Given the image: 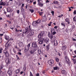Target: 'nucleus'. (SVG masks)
Masks as SVG:
<instances>
[{
    "mask_svg": "<svg viewBox=\"0 0 76 76\" xmlns=\"http://www.w3.org/2000/svg\"><path fill=\"white\" fill-rule=\"evenodd\" d=\"M31 32V30L30 29V26H29L28 28H25V30H23V33L22 34L21 36L23 37L24 36L23 34H29L27 36V37L30 40H32L34 37V32L33 31Z\"/></svg>",
    "mask_w": 76,
    "mask_h": 76,
    "instance_id": "f257e3e1",
    "label": "nucleus"
},
{
    "mask_svg": "<svg viewBox=\"0 0 76 76\" xmlns=\"http://www.w3.org/2000/svg\"><path fill=\"white\" fill-rule=\"evenodd\" d=\"M41 22V20L39 19L35 21H34L33 22V25L34 26H36L37 25V24H39Z\"/></svg>",
    "mask_w": 76,
    "mask_h": 76,
    "instance_id": "f03ea898",
    "label": "nucleus"
},
{
    "mask_svg": "<svg viewBox=\"0 0 76 76\" xmlns=\"http://www.w3.org/2000/svg\"><path fill=\"white\" fill-rule=\"evenodd\" d=\"M65 58L66 59V61L65 62L68 65H70L71 64L70 61L69 60V58L67 56H66L65 57Z\"/></svg>",
    "mask_w": 76,
    "mask_h": 76,
    "instance_id": "7ed1b4c3",
    "label": "nucleus"
},
{
    "mask_svg": "<svg viewBox=\"0 0 76 76\" xmlns=\"http://www.w3.org/2000/svg\"><path fill=\"white\" fill-rule=\"evenodd\" d=\"M44 34H45L44 31H41V33L39 34L38 36V37L39 39L43 37Z\"/></svg>",
    "mask_w": 76,
    "mask_h": 76,
    "instance_id": "20e7f679",
    "label": "nucleus"
},
{
    "mask_svg": "<svg viewBox=\"0 0 76 76\" xmlns=\"http://www.w3.org/2000/svg\"><path fill=\"white\" fill-rule=\"evenodd\" d=\"M5 63H6L7 65L10 64H11V59L9 58H7L5 60Z\"/></svg>",
    "mask_w": 76,
    "mask_h": 76,
    "instance_id": "39448f33",
    "label": "nucleus"
},
{
    "mask_svg": "<svg viewBox=\"0 0 76 76\" xmlns=\"http://www.w3.org/2000/svg\"><path fill=\"white\" fill-rule=\"evenodd\" d=\"M45 40V39L43 38H41L39 39V41L38 42V44L39 45H42L44 41Z\"/></svg>",
    "mask_w": 76,
    "mask_h": 76,
    "instance_id": "423d86ee",
    "label": "nucleus"
},
{
    "mask_svg": "<svg viewBox=\"0 0 76 76\" xmlns=\"http://www.w3.org/2000/svg\"><path fill=\"white\" fill-rule=\"evenodd\" d=\"M3 53L5 54L6 56L7 57H9V54L8 53V52L6 50H4L3 51Z\"/></svg>",
    "mask_w": 76,
    "mask_h": 76,
    "instance_id": "0eeeda50",
    "label": "nucleus"
},
{
    "mask_svg": "<svg viewBox=\"0 0 76 76\" xmlns=\"http://www.w3.org/2000/svg\"><path fill=\"white\" fill-rule=\"evenodd\" d=\"M48 37L50 39H52L53 38V35L52 34H50V32L48 33Z\"/></svg>",
    "mask_w": 76,
    "mask_h": 76,
    "instance_id": "6e6552de",
    "label": "nucleus"
},
{
    "mask_svg": "<svg viewBox=\"0 0 76 76\" xmlns=\"http://www.w3.org/2000/svg\"><path fill=\"white\" fill-rule=\"evenodd\" d=\"M32 46L33 48H36L37 47V44L35 42H33L32 43Z\"/></svg>",
    "mask_w": 76,
    "mask_h": 76,
    "instance_id": "1a4fd4ad",
    "label": "nucleus"
},
{
    "mask_svg": "<svg viewBox=\"0 0 76 76\" xmlns=\"http://www.w3.org/2000/svg\"><path fill=\"white\" fill-rule=\"evenodd\" d=\"M54 60H53V59H51L50 60H49L48 62V64H49L50 65H52V64L54 63Z\"/></svg>",
    "mask_w": 76,
    "mask_h": 76,
    "instance_id": "9d476101",
    "label": "nucleus"
},
{
    "mask_svg": "<svg viewBox=\"0 0 76 76\" xmlns=\"http://www.w3.org/2000/svg\"><path fill=\"white\" fill-rule=\"evenodd\" d=\"M44 41H45V43L48 44L49 43V39L48 38H46L45 39Z\"/></svg>",
    "mask_w": 76,
    "mask_h": 76,
    "instance_id": "9b49d317",
    "label": "nucleus"
},
{
    "mask_svg": "<svg viewBox=\"0 0 76 76\" xmlns=\"http://www.w3.org/2000/svg\"><path fill=\"white\" fill-rule=\"evenodd\" d=\"M35 51V50H29V53L31 55H33Z\"/></svg>",
    "mask_w": 76,
    "mask_h": 76,
    "instance_id": "f8f14e48",
    "label": "nucleus"
},
{
    "mask_svg": "<svg viewBox=\"0 0 76 76\" xmlns=\"http://www.w3.org/2000/svg\"><path fill=\"white\" fill-rule=\"evenodd\" d=\"M65 22L67 23V24L69 25V19L68 18H66L65 19Z\"/></svg>",
    "mask_w": 76,
    "mask_h": 76,
    "instance_id": "ddd939ff",
    "label": "nucleus"
},
{
    "mask_svg": "<svg viewBox=\"0 0 76 76\" xmlns=\"http://www.w3.org/2000/svg\"><path fill=\"white\" fill-rule=\"evenodd\" d=\"M7 12H12L13 11L12 10L9 8H8L7 9Z\"/></svg>",
    "mask_w": 76,
    "mask_h": 76,
    "instance_id": "4468645a",
    "label": "nucleus"
},
{
    "mask_svg": "<svg viewBox=\"0 0 76 76\" xmlns=\"http://www.w3.org/2000/svg\"><path fill=\"white\" fill-rule=\"evenodd\" d=\"M50 44H48V45L46 46V50L47 51H48L49 50V47H50Z\"/></svg>",
    "mask_w": 76,
    "mask_h": 76,
    "instance_id": "2eb2a0df",
    "label": "nucleus"
},
{
    "mask_svg": "<svg viewBox=\"0 0 76 76\" xmlns=\"http://www.w3.org/2000/svg\"><path fill=\"white\" fill-rule=\"evenodd\" d=\"M4 38H5V39H6V40H7V41L9 40V39H10V38H9V36H6V35L5 36Z\"/></svg>",
    "mask_w": 76,
    "mask_h": 76,
    "instance_id": "dca6fc26",
    "label": "nucleus"
},
{
    "mask_svg": "<svg viewBox=\"0 0 76 76\" xmlns=\"http://www.w3.org/2000/svg\"><path fill=\"white\" fill-rule=\"evenodd\" d=\"M7 73L9 76H10L12 74V70H9L7 72Z\"/></svg>",
    "mask_w": 76,
    "mask_h": 76,
    "instance_id": "f3484780",
    "label": "nucleus"
},
{
    "mask_svg": "<svg viewBox=\"0 0 76 76\" xmlns=\"http://www.w3.org/2000/svg\"><path fill=\"white\" fill-rule=\"evenodd\" d=\"M29 47H25V52H27L28 50H29Z\"/></svg>",
    "mask_w": 76,
    "mask_h": 76,
    "instance_id": "a211bd4d",
    "label": "nucleus"
},
{
    "mask_svg": "<svg viewBox=\"0 0 76 76\" xmlns=\"http://www.w3.org/2000/svg\"><path fill=\"white\" fill-rule=\"evenodd\" d=\"M66 49V46H61V50L62 51H64Z\"/></svg>",
    "mask_w": 76,
    "mask_h": 76,
    "instance_id": "6ab92c4d",
    "label": "nucleus"
},
{
    "mask_svg": "<svg viewBox=\"0 0 76 76\" xmlns=\"http://www.w3.org/2000/svg\"><path fill=\"white\" fill-rule=\"evenodd\" d=\"M9 42V41H8V42H7L6 44H5V47H8V46H10V45L9 44V43L8 44V42ZM7 44H8V45H7Z\"/></svg>",
    "mask_w": 76,
    "mask_h": 76,
    "instance_id": "aec40b11",
    "label": "nucleus"
},
{
    "mask_svg": "<svg viewBox=\"0 0 76 76\" xmlns=\"http://www.w3.org/2000/svg\"><path fill=\"white\" fill-rule=\"evenodd\" d=\"M61 7V6H58V7L56 6L55 5L54 6V8H55V9H58V8H60Z\"/></svg>",
    "mask_w": 76,
    "mask_h": 76,
    "instance_id": "412c9836",
    "label": "nucleus"
},
{
    "mask_svg": "<svg viewBox=\"0 0 76 76\" xmlns=\"http://www.w3.org/2000/svg\"><path fill=\"white\" fill-rule=\"evenodd\" d=\"M53 3L54 4H58V1H53Z\"/></svg>",
    "mask_w": 76,
    "mask_h": 76,
    "instance_id": "4be33fe9",
    "label": "nucleus"
},
{
    "mask_svg": "<svg viewBox=\"0 0 76 76\" xmlns=\"http://www.w3.org/2000/svg\"><path fill=\"white\" fill-rule=\"evenodd\" d=\"M8 2H4V4L3 5V6H8Z\"/></svg>",
    "mask_w": 76,
    "mask_h": 76,
    "instance_id": "5701e85b",
    "label": "nucleus"
},
{
    "mask_svg": "<svg viewBox=\"0 0 76 76\" xmlns=\"http://www.w3.org/2000/svg\"><path fill=\"white\" fill-rule=\"evenodd\" d=\"M55 30L53 28H51L50 29V32L51 33H53V32H55Z\"/></svg>",
    "mask_w": 76,
    "mask_h": 76,
    "instance_id": "b1692460",
    "label": "nucleus"
},
{
    "mask_svg": "<svg viewBox=\"0 0 76 76\" xmlns=\"http://www.w3.org/2000/svg\"><path fill=\"white\" fill-rule=\"evenodd\" d=\"M33 0H28L27 2L28 3H31L33 2Z\"/></svg>",
    "mask_w": 76,
    "mask_h": 76,
    "instance_id": "393cba45",
    "label": "nucleus"
},
{
    "mask_svg": "<svg viewBox=\"0 0 76 76\" xmlns=\"http://www.w3.org/2000/svg\"><path fill=\"white\" fill-rule=\"evenodd\" d=\"M58 45L57 42V40H55L54 41V45L55 46H56Z\"/></svg>",
    "mask_w": 76,
    "mask_h": 76,
    "instance_id": "a878e982",
    "label": "nucleus"
},
{
    "mask_svg": "<svg viewBox=\"0 0 76 76\" xmlns=\"http://www.w3.org/2000/svg\"><path fill=\"white\" fill-rule=\"evenodd\" d=\"M20 72V70L19 69H18V70H16L15 73L16 74Z\"/></svg>",
    "mask_w": 76,
    "mask_h": 76,
    "instance_id": "bb28decb",
    "label": "nucleus"
},
{
    "mask_svg": "<svg viewBox=\"0 0 76 76\" xmlns=\"http://www.w3.org/2000/svg\"><path fill=\"white\" fill-rule=\"evenodd\" d=\"M65 72L66 71L65 70H63L61 71V73H62V74H64Z\"/></svg>",
    "mask_w": 76,
    "mask_h": 76,
    "instance_id": "cd10ccee",
    "label": "nucleus"
},
{
    "mask_svg": "<svg viewBox=\"0 0 76 76\" xmlns=\"http://www.w3.org/2000/svg\"><path fill=\"white\" fill-rule=\"evenodd\" d=\"M4 73L2 72H0V76H4Z\"/></svg>",
    "mask_w": 76,
    "mask_h": 76,
    "instance_id": "c85d7f7f",
    "label": "nucleus"
},
{
    "mask_svg": "<svg viewBox=\"0 0 76 76\" xmlns=\"http://www.w3.org/2000/svg\"><path fill=\"white\" fill-rule=\"evenodd\" d=\"M61 26H64V27H65V24L64 23V22H62L61 23Z\"/></svg>",
    "mask_w": 76,
    "mask_h": 76,
    "instance_id": "c756f323",
    "label": "nucleus"
},
{
    "mask_svg": "<svg viewBox=\"0 0 76 76\" xmlns=\"http://www.w3.org/2000/svg\"><path fill=\"white\" fill-rule=\"evenodd\" d=\"M55 60L56 62H58L59 61V59L58 58H56Z\"/></svg>",
    "mask_w": 76,
    "mask_h": 76,
    "instance_id": "7c9ffc66",
    "label": "nucleus"
},
{
    "mask_svg": "<svg viewBox=\"0 0 76 76\" xmlns=\"http://www.w3.org/2000/svg\"><path fill=\"white\" fill-rule=\"evenodd\" d=\"M4 66L3 65H0V71H1V70L3 68Z\"/></svg>",
    "mask_w": 76,
    "mask_h": 76,
    "instance_id": "2f4dec72",
    "label": "nucleus"
},
{
    "mask_svg": "<svg viewBox=\"0 0 76 76\" xmlns=\"http://www.w3.org/2000/svg\"><path fill=\"white\" fill-rule=\"evenodd\" d=\"M29 11L31 12V13H33L34 12V10L32 9H30L29 10Z\"/></svg>",
    "mask_w": 76,
    "mask_h": 76,
    "instance_id": "473e14b6",
    "label": "nucleus"
},
{
    "mask_svg": "<svg viewBox=\"0 0 76 76\" xmlns=\"http://www.w3.org/2000/svg\"><path fill=\"white\" fill-rule=\"evenodd\" d=\"M18 45H19V46H23V43L21 42H20L18 43Z\"/></svg>",
    "mask_w": 76,
    "mask_h": 76,
    "instance_id": "72a5a7b5",
    "label": "nucleus"
},
{
    "mask_svg": "<svg viewBox=\"0 0 76 76\" xmlns=\"http://www.w3.org/2000/svg\"><path fill=\"white\" fill-rule=\"evenodd\" d=\"M58 69V67L57 66H56V67H54L53 69L54 70H57Z\"/></svg>",
    "mask_w": 76,
    "mask_h": 76,
    "instance_id": "f704fd0d",
    "label": "nucleus"
},
{
    "mask_svg": "<svg viewBox=\"0 0 76 76\" xmlns=\"http://www.w3.org/2000/svg\"><path fill=\"white\" fill-rule=\"evenodd\" d=\"M38 53L40 55L41 54V50H38Z\"/></svg>",
    "mask_w": 76,
    "mask_h": 76,
    "instance_id": "c9c22d12",
    "label": "nucleus"
},
{
    "mask_svg": "<svg viewBox=\"0 0 76 76\" xmlns=\"http://www.w3.org/2000/svg\"><path fill=\"white\" fill-rule=\"evenodd\" d=\"M73 21L75 22H76V16L74 17V18H73Z\"/></svg>",
    "mask_w": 76,
    "mask_h": 76,
    "instance_id": "e433bc0d",
    "label": "nucleus"
},
{
    "mask_svg": "<svg viewBox=\"0 0 76 76\" xmlns=\"http://www.w3.org/2000/svg\"><path fill=\"white\" fill-rule=\"evenodd\" d=\"M4 4V2H0V6H3Z\"/></svg>",
    "mask_w": 76,
    "mask_h": 76,
    "instance_id": "4c0bfd02",
    "label": "nucleus"
},
{
    "mask_svg": "<svg viewBox=\"0 0 76 76\" xmlns=\"http://www.w3.org/2000/svg\"><path fill=\"white\" fill-rule=\"evenodd\" d=\"M52 33V34H51L53 35H54L56 34V31L53 32H52V33Z\"/></svg>",
    "mask_w": 76,
    "mask_h": 76,
    "instance_id": "58836bf2",
    "label": "nucleus"
},
{
    "mask_svg": "<svg viewBox=\"0 0 76 76\" xmlns=\"http://www.w3.org/2000/svg\"><path fill=\"white\" fill-rule=\"evenodd\" d=\"M54 12L53 11H51V14H52V16H53L54 15Z\"/></svg>",
    "mask_w": 76,
    "mask_h": 76,
    "instance_id": "ea45409f",
    "label": "nucleus"
},
{
    "mask_svg": "<svg viewBox=\"0 0 76 76\" xmlns=\"http://www.w3.org/2000/svg\"><path fill=\"white\" fill-rule=\"evenodd\" d=\"M73 62L74 64H75L76 63V61L75 59H73Z\"/></svg>",
    "mask_w": 76,
    "mask_h": 76,
    "instance_id": "a19ab883",
    "label": "nucleus"
},
{
    "mask_svg": "<svg viewBox=\"0 0 76 76\" xmlns=\"http://www.w3.org/2000/svg\"><path fill=\"white\" fill-rule=\"evenodd\" d=\"M3 50V48H0V53H1L2 52V50Z\"/></svg>",
    "mask_w": 76,
    "mask_h": 76,
    "instance_id": "79ce46f5",
    "label": "nucleus"
},
{
    "mask_svg": "<svg viewBox=\"0 0 76 76\" xmlns=\"http://www.w3.org/2000/svg\"><path fill=\"white\" fill-rule=\"evenodd\" d=\"M39 15H40V16L42 15V14H43V12H39Z\"/></svg>",
    "mask_w": 76,
    "mask_h": 76,
    "instance_id": "37998d69",
    "label": "nucleus"
},
{
    "mask_svg": "<svg viewBox=\"0 0 76 76\" xmlns=\"http://www.w3.org/2000/svg\"><path fill=\"white\" fill-rule=\"evenodd\" d=\"M63 14H61V15H60L58 16V18H61L62 16H63Z\"/></svg>",
    "mask_w": 76,
    "mask_h": 76,
    "instance_id": "c03bdc74",
    "label": "nucleus"
},
{
    "mask_svg": "<svg viewBox=\"0 0 76 76\" xmlns=\"http://www.w3.org/2000/svg\"><path fill=\"white\" fill-rule=\"evenodd\" d=\"M24 11V9L23 8H21V12H23V11Z\"/></svg>",
    "mask_w": 76,
    "mask_h": 76,
    "instance_id": "a18cd8bd",
    "label": "nucleus"
},
{
    "mask_svg": "<svg viewBox=\"0 0 76 76\" xmlns=\"http://www.w3.org/2000/svg\"><path fill=\"white\" fill-rule=\"evenodd\" d=\"M2 42V40L1 37H0V43H1Z\"/></svg>",
    "mask_w": 76,
    "mask_h": 76,
    "instance_id": "49530a36",
    "label": "nucleus"
},
{
    "mask_svg": "<svg viewBox=\"0 0 76 76\" xmlns=\"http://www.w3.org/2000/svg\"><path fill=\"white\" fill-rule=\"evenodd\" d=\"M13 51L15 53H16V51L15 50L14 48L13 49Z\"/></svg>",
    "mask_w": 76,
    "mask_h": 76,
    "instance_id": "de8ad7c7",
    "label": "nucleus"
},
{
    "mask_svg": "<svg viewBox=\"0 0 76 76\" xmlns=\"http://www.w3.org/2000/svg\"><path fill=\"white\" fill-rule=\"evenodd\" d=\"M30 43L28 44V45L27 46H26V47H30Z\"/></svg>",
    "mask_w": 76,
    "mask_h": 76,
    "instance_id": "09e8293b",
    "label": "nucleus"
},
{
    "mask_svg": "<svg viewBox=\"0 0 76 76\" xmlns=\"http://www.w3.org/2000/svg\"><path fill=\"white\" fill-rule=\"evenodd\" d=\"M6 22H8L10 24L11 23V22L9 20H6Z\"/></svg>",
    "mask_w": 76,
    "mask_h": 76,
    "instance_id": "8fccbe9b",
    "label": "nucleus"
},
{
    "mask_svg": "<svg viewBox=\"0 0 76 76\" xmlns=\"http://www.w3.org/2000/svg\"><path fill=\"white\" fill-rule=\"evenodd\" d=\"M6 16L7 18H11V17L9 15H6Z\"/></svg>",
    "mask_w": 76,
    "mask_h": 76,
    "instance_id": "3c124183",
    "label": "nucleus"
},
{
    "mask_svg": "<svg viewBox=\"0 0 76 76\" xmlns=\"http://www.w3.org/2000/svg\"><path fill=\"white\" fill-rule=\"evenodd\" d=\"M10 28L12 30H13V29H14V27H12V26H11L10 27Z\"/></svg>",
    "mask_w": 76,
    "mask_h": 76,
    "instance_id": "603ef678",
    "label": "nucleus"
},
{
    "mask_svg": "<svg viewBox=\"0 0 76 76\" xmlns=\"http://www.w3.org/2000/svg\"><path fill=\"white\" fill-rule=\"evenodd\" d=\"M23 69H24V71H25L26 70V67L24 66L23 68Z\"/></svg>",
    "mask_w": 76,
    "mask_h": 76,
    "instance_id": "864d4df0",
    "label": "nucleus"
},
{
    "mask_svg": "<svg viewBox=\"0 0 76 76\" xmlns=\"http://www.w3.org/2000/svg\"><path fill=\"white\" fill-rule=\"evenodd\" d=\"M30 76H33V74H32V72H31L30 71Z\"/></svg>",
    "mask_w": 76,
    "mask_h": 76,
    "instance_id": "5fc2aeb1",
    "label": "nucleus"
},
{
    "mask_svg": "<svg viewBox=\"0 0 76 76\" xmlns=\"http://www.w3.org/2000/svg\"><path fill=\"white\" fill-rule=\"evenodd\" d=\"M17 54H19V55H22V53L20 52H18V53Z\"/></svg>",
    "mask_w": 76,
    "mask_h": 76,
    "instance_id": "6e6d98bb",
    "label": "nucleus"
},
{
    "mask_svg": "<svg viewBox=\"0 0 76 76\" xmlns=\"http://www.w3.org/2000/svg\"><path fill=\"white\" fill-rule=\"evenodd\" d=\"M51 23H52V22H50V23H49L48 26H51Z\"/></svg>",
    "mask_w": 76,
    "mask_h": 76,
    "instance_id": "4d7b16f0",
    "label": "nucleus"
},
{
    "mask_svg": "<svg viewBox=\"0 0 76 76\" xmlns=\"http://www.w3.org/2000/svg\"><path fill=\"white\" fill-rule=\"evenodd\" d=\"M24 4H22V5H21V8H23L24 7Z\"/></svg>",
    "mask_w": 76,
    "mask_h": 76,
    "instance_id": "13d9d810",
    "label": "nucleus"
},
{
    "mask_svg": "<svg viewBox=\"0 0 76 76\" xmlns=\"http://www.w3.org/2000/svg\"><path fill=\"white\" fill-rule=\"evenodd\" d=\"M12 41L13 40V39L12 38H10V39L8 40V41Z\"/></svg>",
    "mask_w": 76,
    "mask_h": 76,
    "instance_id": "bf43d9fd",
    "label": "nucleus"
},
{
    "mask_svg": "<svg viewBox=\"0 0 76 76\" xmlns=\"http://www.w3.org/2000/svg\"><path fill=\"white\" fill-rule=\"evenodd\" d=\"M33 4L34 5L36 4V1H35L34 2H33Z\"/></svg>",
    "mask_w": 76,
    "mask_h": 76,
    "instance_id": "052dcab7",
    "label": "nucleus"
},
{
    "mask_svg": "<svg viewBox=\"0 0 76 76\" xmlns=\"http://www.w3.org/2000/svg\"><path fill=\"white\" fill-rule=\"evenodd\" d=\"M36 76H39V73H37V74H36Z\"/></svg>",
    "mask_w": 76,
    "mask_h": 76,
    "instance_id": "680f3d73",
    "label": "nucleus"
},
{
    "mask_svg": "<svg viewBox=\"0 0 76 76\" xmlns=\"http://www.w3.org/2000/svg\"><path fill=\"white\" fill-rule=\"evenodd\" d=\"M73 14L74 15L76 14V10H75L74 11V12H73Z\"/></svg>",
    "mask_w": 76,
    "mask_h": 76,
    "instance_id": "e2e57ef3",
    "label": "nucleus"
},
{
    "mask_svg": "<svg viewBox=\"0 0 76 76\" xmlns=\"http://www.w3.org/2000/svg\"><path fill=\"white\" fill-rule=\"evenodd\" d=\"M49 2V1L48 0H46V3H48Z\"/></svg>",
    "mask_w": 76,
    "mask_h": 76,
    "instance_id": "0e129e2a",
    "label": "nucleus"
},
{
    "mask_svg": "<svg viewBox=\"0 0 76 76\" xmlns=\"http://www.w3.org/2000/svg\"><path fill=\"white\" fill-rule=\"evenodd\" d=\"M68 9H69V11H71V9L69 7H68Z\"/></svg>",
    "mask_w": 76,
    "mask_h": 76,
    "instance_id": "69168bd1",
    "label": "nucleus"
},
{
    "mask_svg": "<svg viewBox=\"0 0 76 76\" xmlns=\"http://www.w3.org/2000/svg\"><path fill=\"white\" fill-rule=\"evenodd\" d=\"M58 27L57 26H55V27H54V28L56 29Z\"/></svg>",
    "mask_w": 76,
    "mask_h": 76,
    "instance_id": "338daca9",
    "label": "nucleus"
},
{
    "mask_svg": "<svg viewBox=\"0 0 76 76\" xmlns=\"http://www.w3.org/2000/svg\"><path fill=\"white\" fill-rule=\"evenodd\" d=\"M17 13L18 14H19V10H18L17 11Z\"/></svg>",
    "mask_w": 76,
    "mask_h": 76,
    "instance_id": "774afa93",
    "label": "nucleus"
}]
</instances>
